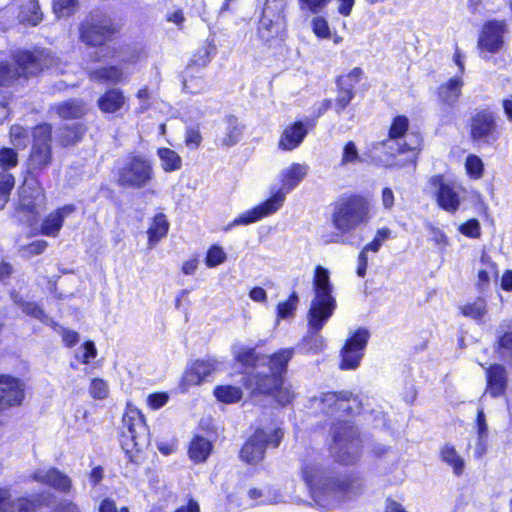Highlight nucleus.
<instances>
[{
  "mask_svg": "<svg viewBox=\"0 0 512 512\" xmlns=\"http://www.w3.org/2000/svg\"><path fill=\"white\" fill-rule=\"evenodd\" d=\"M459 231L470 238H479L481 235V228L479 221L470 219L459 227Z\"/></svg>",
  "mask_w": 512,
  "mask_h": 512,
  "instance_id": "nucleus-52",
  "label": "nucleus"
},
{
  "mask_svg": "<svg viewBox=\"0 0 512 512\" xmlns=\"http://www.w3.org/2000/svg\"><path fill=\"white\" fill-rule=\"evenodd\" d=\"M294 350L291 348L282 349L279 352L275 353L270 357L269 365L270 370L276 375H279L281 372L285 371L287 363L293 357Z\"/></svg>",
  "mask_w": 512,
  "mask_h": 512,
  "instance_id": "nucleus-42",
  "label": "nucleus"
},
{
  "mask_svg": "<svg viewBox=\"0 0 512 512\" xmlns=\"http://www.w3.org/2000/svg\"><path fill=\"white\" fill-rule=\"evenodd\" d=\"M45 203V195L43 190L36 186L33 181L26 180L20 189L19 210L31 214L27 218L28 222L35 220L39 209Z\"/></svg>",
  "mask_w": 512,
  "mask_h": 512,
  "instance_id": "nucleus-19",
  "label": "nucleus"
},
{
  "mask_svg": "<svg viewBox=\"0 0 512 512\" xmlns=\"http://www.w3.org/2000/svg\"><path fill=\"white\" fill-rule=\"evenodd\" d=\"M482 268L478 271L477 286L480 289L488 286L492 277L497 275V265L491 260L490 256L483 253L480 259Z\"/></svg>",
  "mask_w": 512,
  "mask_h": 512,
  "instance_id": "nucleus-39",
  "label": "nucleus"
},
{
  "mask_svg": "<svg viewBox=\"0 0 512 512\" xmlns=\"http://www.w3.org/2000/svg\"><path fill=\"white\" fill-rule=\"evenodd\" d=\"M308 130V122L297 121L288 125L282 132L278 143L279 147L283 150H294L303 142Z\"/></svg>",
  "mask_w": 512,
  "mask_h": 512,
  "instance_id": "nucleus-22",
  "label": "nucleus"
},
{
  "mask_svg": "<svg viewBox=\"0 0 512 512\" xmlns=\"http://www.w3.org/2000/svg\"><path fill=\"white\" fill-rule=\"evenodd\" d=\"M76 211L73 204H67L51 212L42 222L41 234L50 237H57L64 220Z\"/></svg>",
  "mask_w": 512,
  "mask_h": 512,
  "instance_id": "nucleus-21",
  "label": "nucleus"
},
{
  "mask_svg": "<svg viewBox=\"0 0 512 512\" xmlns=\"http://www.w3.org/2000/svg\"><path fill=\"white\" fill-rule=\"evenodd\" d=\"M169 227L170 224L165 214L158 213L152 218L147 230L149 249L154 248L161 239L166 237Z\"/></svg>",
  "mask_w": 512,
  "mask_h": 512,
  "instance_id": "nucleus-31",
  "label": "nucleus"
},
{
  "mask_svg": "<svg viewBox=\"0 0 512 512\" xmlns=\"http://www.w3.org/2000/svg\"><path fill=\"white\" fill-rule=\"evenodd\" d=\"M31 477L33 480L49 485L60 492H69L72 486L71 479L56 468L38 470Z\"/></svg>",
  "mask_w": 512,
  "mask_h": 512,
  "instance_id": "nucleus-23",
  "label": "nucleus"
},
{
  "mask_svg": "<svg viewBox=\"0 0 512 512\" xmlns=\"http://www.w3.org/2000/svg\"><path fill=\"white\" fill-rule=\"evenodd\" d=\"M168 395L166 393H155L150 394L147 398V403L153 410L159 409L164 406L168 401Z\"/></svg>",
  "mask_w": 512,
  "mask_h": 512,
  "instance_id": "nucleus-58",
  "label": "nucleus"
},
{
  "mask_svg": "<svg viewBox=\"0 0 512 512\" xmlns=\"http://www.w3.org/2000/svg\"><path fill=\"white\" fill-rule=\"evenodd\" d=\"M369 204L361 196L340 199L334 207L332 222L342 234L348 233L369 221Z\"/></svg>",
  "mask_w": 512,
  "mask_h": 512,
  "instance_id": "nucleus-5",
  "label": "nucleus"
},
{
  "mask_svg": "<svg viewBox=\"0 0 512 512\" xmlns=\"http://www.w3.org/2000/svg\"><path fill=\"white\" fill-rule=\"evenodd\" d=\"M487 388L486 393L492 397H499L504 394L507 388L506 368L500 364H494L486 368Z\"/></svg>",
  "mask_w": 512,
  "mask_h": 512,
  "instance_id": "nucleus-25",
  "label": "nucleus"
},
{
  "mask_svg": "<svg viewBox=\"0 0 512 512\" xmlns=\"http://www.w3.org/2000/svg\"><path fill=\"white\" fill-rule=\"evenodd\" d=\"M282 437L281 429L274 430L271 436L263 430H257L242 447L240 451L241 459L250 464L261 461L267 444L270 443L276 447L280 444Z\"/></svg>",
  "mask_w": 512,
  "mask_h": 512,
  "instance_id": "nucleus-12",
  "label": "nucleus"
},
{
  "mask_svg": "<svg viewBox=\"0 0 512 512\" xmlns=\"http://www.w3.org/2000/svg\"><path fill=\"white\" fill-rule=\"evenodd\" d=\"M124 67V64L122 66L101 67L91 70L89 77L93 81L117 84L128 79V73Z\"/></svg>",
  "mask_w": 512,
  "mask_h": 512,
  "instance_id": "nucleus-29",
  "label": "nucleus"
},
{
  "mask_svg": "<svg viewBox=\"0 0 512 512\" xmlns=\"http://www.w3.org/2000/svg\"><path fill=\"white\" fill-rule=\"evenodd\" d=\"M440 458L453 469L455 475L459 476L463 473L465 461L451 444H445L441 448Z\"/></svg>",
  "mask_w": 512,
  "mask_h": 512,
  "instance_id": "nucleus-38",
  "label": "nucleus"
},
{
  "mask_svg": "<svg viewBox=\"0 0 512 512\" xmlns=\"http://www.w3.org/2000/svg\"><path fill=\"white\" fill-rule=\"evenodd\" d=\"M477 428L478 438L480 440V444L482 445L485 441H487L488 438V426L483 409H478L477 411Z\"/></svg>",
  "mask_w": 512,
  "mask_h": 512,
  "instance_id": "nucleus-56",
  "label": "nucleus"
},
{
  "mask_svg": "<svg viewBox=\"0 0 512 512\" xmlns=\"http://www.w3.org/2000/svg\"><path fill=\"white\" fill-rule=\"evenodd\" d=\"M34 503L19 497L10 488H0V512H32Z\"/></svg>",
  "mask_w": 512,
  "mask_h": 512,
  "instance_id": "nucleus-24",
  "label": "nucleus"
},
{
  "mask_svg": "<svg viewBox=\"0 0 512 512\" xmlns=\"http://www.w3.org/2000/svg\"><path fill=\"white\" fill-rule=\"evenodd\" d=\"M409 120L405 116H396L389 129L388 138L376 145L386 156L396 157L408 151L415 152L420 146V138L415 134H407Z\"/></svg>",
  "mask_w": 512,
  "mask_h": 512,
  "instance_id": "nucleus-7",
  "label": "nucleus"
},
{
  "mask_svg": "<svg viewBox=\"0 0 512 512\" xmlns=\"http://www.w3.org/2000/svg\"><path fill=\"white\" fill-rule=\"evenodd\" d=\"M273 396L281 405H286L291 402L294 394L290 387L286 386L284 380L281 378V384L276 388Z\"/></svg>",
  "mask_w": 512,
  "mask_h": 512,
  "instance_id": "nucleus-51",
  "label": "nucleus"
},
{
  "mask_svg": "<svg viewBox=\"0 0 512 512\" xmlns=\"http://www.w3.org/2000/svg\"><path fill=\"white\" fill-rule=\"evenodd\" d=\"M227 256L220 246L213 245L207 252L205 259L206 265L210 268L225 262Z\"/></svg>",
  "mask_w": 512,
  "mask_h": 512,
  "instance_id": "nucleus-47",
  "label": "nucleus"
},
{
  "mask_svg": "<svg viewBox=\"0 0 512 512\" xmlns=\"http://www.w3.org/2000/svg\"><path fill=\"white\" fill-rule=\"evenodd\" d=\"M460 309L464 316L476 321H481L488 311L487 303L483 298H477L475 301L463 305Z\"/></svg>",
  "mask_w": 512,
  "mask_h": 512,
  "instance_id": "nucleus-41",
  "label": "nucleus"
},
{
  "mask_svg": "<svg viewBox=\"0 0 512 512\" xmlns=\"http://www.w3.org/2000/svg\"><path fill=\"white\" fill-rule=\"evenodd\" d=\"M10 136L13 147L2 148L0 151V160H17L18 157H22L18 150L24 148L28 143V133L22 126H13L10 131Z\"/></svg>",
  "mask_w": 512,
  "mask_h": 512,
  "instance_id": "nucleus-27",
  "label": "nucleus"
},
{
  "mask_svg": "<svg viewBox=\"0 0 512 512\" xmlns=\"http://www.w3.org/2000/svg\"><path fill=\"white\" fill-rule=\"evenodd\" d=\"M281 384L280 375H276L273 372L271 375H264L257 377L256 389L260 393L273 395L276 388Z\"/></svg>",
  "mask_w": 512,
  "mask_h": 512,
  "instance_id": "nucleus-44",
  "label": "nucleus"
},
{
  "mask_svg": "<svg viewBox=\"0 0 512 512\" xmlns=\"http://www.w3.org/2000/svg\"><path fill=\"white\" fill-rule=\"evenodd\" d=\"M13 59L18 68H10L0 63V85H7L21 75H33L44 68H51L56 59L49 51L29 52L18 50Z\"/></svg>",
  "mask_w": 512,
  "mask_h": 512,
  "instance_id": "nucleus-4",
  "label": "nucleus"
},
{
  "mask_svg": "<svg viewBox=\"0 0 512 512\" xmlns=\"http://www.w3.org/2000/svg\"><path fill=\"white\" fill-rule=\"evenodd\" d=\"M332 289L329 271L322 266H317L313 278L314 297L307 313L308 337L305 338L306 346L311 351L318 352L324 347V339L319 332L336 309Z\"/></svg>",
  "mask_w": 512,
  "mask_h": 512,
  "instance_id": "nucleus-2",
  "label": "nucleus"
},
{
  "mask_svg": "<svg viewBox=\"0 0 512 512\" xmlns=\"http://www.w3.org/2000/svg\"><path fill=\"white\" fill-rule=\"evenodd\" d=\"M50 134L51 127L48 124H42L34 129V143L31 151L32 160H48L50 153Z\"/></svg>",
  "mask_w": 512,
  "mask_h": 512,
  "instance_id": "nucleus-26",
  "label": "nucleus"
},
{
  "mask_svg": "<svg viewBox=\"0 0 512 512\" xmlns=\"http://www.w3.org/2000/svg\"><path fill=\"white\" fill-rule=\"evenodd\" d=\"M120 443L123 450L133 459L135 453L149 445V431L144 418L136 408L128 406L122 418Z\"/></svg>",
  "mask_w": 512,
  "mask_h": 512,
  "instance_id": "nucleus-6",
  "label": "nucleus"
},
{
  "mask_svg": "<svg viewBox=\"0 0 512 512\" xmlns=\"http://www.w3.org/2000/svg\"><path fill=\"white\" fill-rule=\"evenodd\" d=\"M369 337L367 329L359 328L346 340L340 352V369L354 370L360 365Z\"/></svg>",
  "mask_w": 512,
  "mask_h": 512,
  "instance_id": "nucleus-14",
  "label": "nucleus"
},
{
  "mask_svg": "<svg viewBox=\"0 0 512 512\" xmlns=\"http://www.w3.org/2000/svg\"><path fill=\"white\" fill-rule=\"evenodd\" d=\"M118 31L116 24L109 18L88 19L79 28L80 40L90 46L103 45Z\"/></svg>",
  "mask_w": 512,
  "mask_h": 512,
  "instance_id": "nucleus-13",
  "label": "nucleus"
},
{
  "mask_svg": "<svg viewBox=\"0 0 512 512\" xmlns=\"http://www.w3.org/2000/svg\"><path fill=\"white\" fill-rule=\"evenodd\" d=\"M202 141L201 133L196 128H188L185 134L186 146L190 149H195Z\"/></svg>",
  "mask_w": 512,
  "mask_h": 512,
  "instance_id": "nucleus-57",
  "label": "nucleus"
},
{
  "mask_svg": "<svg viewBox=\"0 0 512 512\" xmlns=\"http://www.w3.org/2000/svg\"><path fill=\"white\" fill-rule=\"evenodd\" d=\"M286 0H266L259 21L258 34L266 42L283 38L286 32Z\"/></svg>",
  "mask_w": 512,
  "mask_h": 512,
  "instance_id": "nucleus-10",
  "label": "nucleus"
},
{
  "mask_svg": "<svg viewBox=\"0 0 512 512\" xmlns=\"http://www.w3.org/2000/svg\"><path fill=\"white\" fill-rule=\"evenodd\" d=\"M84 133V130L81 126H75L73 128H67L64 131V143L70 144L78 141Z\"/></svg>",
  "mask_w": 512,
  "mask_h": 512,
  "instance_id": "nucleus-60",
  "label": "nucleus"
},
{
  "mask_svg": "<svg viewBox=\"0 0 512 512\" xmlns=\"http://www.w3.org/2000/svg\"><path fill=\"white\" fill-rule=\"evenodd\" d=\"M498 136L495 117L491 112L483 110L471 117L470 137L473 141L492 143L497 140Z\"/></svg>",
  "mask_w": 512,
  "mask_h": 512,
  "instance_id": "nucleus-16",
  "label": "nucleus"
},
{
  "mask_svg": "<svg viewBox=\"0 0 512 512\" xmlns=\"http://www.w3.org/2000/svg\"><path fill=\"white\" fill-rule=\"evenodd\" d=\"M17 162H2L0 166V210H2L6 203L8 202L10 191L14 187L15 179L12 174L9 173V170L15 165Z\"/></svg>",
  "mask_w": 512,
  "mask_h": 512,
  "instance_id": "nucleus-34",
  "label": "nucleus"
},
{
  "mask_svg": "<svg viewBox=\"0 0 512 512\" xmlns=\"http://www.w3.org/2000/svg\"><path fill=\"white\" fill-rule=\"evenodd\" d=\"M24 396V382L12 376L0 375V410L20 405Z\"/></svg>",
  "mask_w": 512,
  "mask_h": 512,
  "instance_id": "nucleus-20",
  "label": "nucleus"
},
{
  "mask_svg": "<svg viewBox=\"0 0 512 512\" xmlns=\"http://www.w3.org/2000/svg\"><path fill=\"white\" fill-rule=\"evenodd\" d=\"M463 82L460 78H452L447 83L439 87V97L441 101L449 106H453L460 94Z\"/></svg>",
  "mask_w": 512,
  "mask_h": 512,
  "instance_id": "nucleus-37",
  "label": "nucleus"
},
{
  "mask_svg": "<svg viewBox=\"0 0 512 512\" xmlns=\"http://www.w3.org/2000/svg\"><path fill=\"white\" fill-rule=\"evenodd\" d=\"M79 7V0H53V12L60 17L73 15Z\"/></svg>",
  "mask_w": 512,
  "mask_h": 512,
  "instance_id": "nucleus-45",
  "label": "nucleus"
},
{
  "mask_svg": "<svg viewBox=\"0 0 512 512\" xmlns=\"http://www.w3.org/2000/svg\"><path fill=\"white\" fill-rule=\"evenodd\" d=\"M313 407L322 413L336 415L340 418L343 415L357 414L361 411V401L358 396L350 392H327L313 400Z\"/></svg>",
  "mask_w": 512,
  "mask_h": 512,
  "instance_id": "nucleus-11",
  "label": "nucleus"
},
{
  "mask_svg": "<svg viewBox=\"0 0 512 512\" xmlns=\"http://www.w3.org/2000/svg\"><path fill=\"white\" fill-rule=\"evenodd\" d=\"M299 297L296 292H293L287 301L280 302L277 306V316L280 319L292 317L294 311L297 309Z\"/></svg>",
  "mask_w": 512,
  "mask_h": 512,
  "instance_id": "nucleus-46",
  "label": "nucleus"
},
{
  "mask_svg": "<svg viewBox=\"0 0 512 512\" xmlns=\"http://www.w3.org/2000/svg\"><path fill=\"white\" fill-rule=\"evenodd\" d=\"M465 170L472 179H479L483 174V162H465Z\"/></svg>",
  "mask_w": 512,
  "mask_h": 512,
  "instance_id": "nucleus-59",
  "label": "nucleus"
},
{
  "mask_svg": "<svg viewBox=\"0 0 512 512\" xmlns=\"http://www.w3.org/2000/svg\"><path fill=\"white\" fill-rule=\"evenodd\" d=\"M360 449L361 444L357 430L348 421L341 422L339 420L333 431L331 455L336 461L348 465L356 461Z\"/></svg>",
  "mask_w": 512,
  "mask_h": 512,
  "instance_id": "nucleus-8",
  "label": "nucleus"
},
{
  "mask_svg": "<svg viewBox=\"0 0 512 512\" xmlns=\"http://www.w3.org/2000/svg\"><path fill=\"white\" fill-rule=\"evenodd\" d=\"M18 20L22 24L37 26L43 20L39 1L22 0L19 5Z\"/></svg>",
  "mask_w": 512,
  "mask_h": 512,
  "instance_id": "nucleus-30",
  "label": "nucleus"
},
{
  "mask_svg": "<svg viewBox=\"0 0 512 512\" xmlns=\"http://www.w3.org/2000/svg\"><path fill=\"white\" fill-rule=\"evenodd\" d=\"M151 178L148 162H123L118 171V183L121 186L140 187Z\"/></svg>",
  "mask_w": 512,
  "mask_h": 512,
  "instance_id": "nucleus-17",
  "label": "nucleus"
},
{
  "mask_svg": "<svg viewBox=\"0 0 512 512\" xmlns=\"http://www.w3.org/2000/svg\"><path fill=\"white\" fill-rule=\"evenodd\" d=\"M242 127L235 117H228L222 128V134L217 137L216 145L222 148H229L235 145L241 137Z\"/></svg>",
  "mask_w": 512,
  "mask_h": 512,
  "instance_id": "nucleus-28",
  "label": "nucleus"
},
{
  "mask_svg": "<svg viewBox=\"0 0 512 512\" xmlns=\"http://www.w3.org/2000/svg\"><path fill=\"white\" fill-rule=\"evenodd\" d=\"M330 0H298L299 8L302 11H309L311 13H318L323 10Z\"/></svg>",
  "mask_w": 512,
  "mask_h": 512,
  "instance_id": "nucleus-53",
  "label": "nucleus"
},
{
  "mask_svg": "<svg viewBox=\"0 0 512 512\" xmlns=\"http://www.w3.org/2000/svg\"><path fill=\"white\" fill-rule=\"evenodd\" d=\"M311 25L312 30L317 37L324 39L331 37V31L325 18L321 16L314 17Z\"/></svg>",
  "mask_w": 512,
  "mask_h": 512,
  "instance_id": "nucleus-49",
  "label": "nucleus"
},
{
  "mask_svg": "<svg viewBox=\"0 0 512 512\" xmlns=\"http://www.w3.org/2000/svg\"><path fill=\"white\" fill-rule=\"evenodd\" d=\"M99 512H129V509L127 507H122L118 510L113 500L104 499L100 504Z\"/></svg>",
  "mask_w": 512,
  "mask_h": 512,
  "instance_id": "nucleus-61",
  "label": "nucleus"
},
{
  "mask_svg": "<svg viewBox=\"0 0 512 512\" xmlns=\"http://www.w3.org/2000/svg\"><path fill=\"white\" fill-rule=\"evenodd\" d=\"M62 337H63V341L66 343L67 346H73L79 340L78 333L73 330H68V329H64L62 331Z\"/></svg>",
  "mask_w": 512,
  "mask_h": 512,
  "instance_id": "nucleus-64",
  "label": "nucleus"
},
{
  "mask_svg": "<svg viewBox=\"0 0 512 512\" xmlns=\"http://www.w3.org/2000/svg\"><path fill=\"white\" fill-rule=\"evenodd\" d=\"M318 458L312 451L302 460L301 466L303 479L315 501L342 502L361 493L362 481L356 474H334L323 469Z\"/></svg>",
  "mask_w": 512,
  "mask_h": 512,
  "instance_id": "nucleus-1",
  "label": "nucleus"
},
{
  "mask_svg": "<svg viewBox=\"0 0 512 512\" xmlns=\"http://www.w3.org/2000/svg\"><path fill=\"white\" fill-rule=\"evenodd\" d=\"M497 352L503 359H512V323L503 322L497 331Z\"/></svg>",
  "mask_w": 512,
  "mask_h": 512,
  "instance_id": "nucleus-32",
  "label": "nucleus"
},
{
  "mask_svg": "<svg viewBox=\"0 0 512 512\" xmlns=\"http://www.w3.org/2000/svg\"><path fill=\"white\" fill-rule=\"evenodd\" d=\"M212 451V443L201 436H194L189 446V457L196 463L205 462Z\"/></svg>",
  "mask_w": 512,
  "mask_h": 512,
  "instance_id": "nucleus-36",
  "label": "nucleus"
},
{
  "mask_svg": "<svg viewBox=\"0 0 512 512\" xmlns=\"http://www.w3.org/2000/svg\"><path fill=\"white\" fill-rule=\"evenodd\" d=\"M306 173V165H291L287 175L284 178L283 187L276 190L273 195L265 202L240 214L237 218L234 219L233 222L226 226L225 231L230 230L234 226L249 225L255 223L267 216L276 213L283 206L286 199V194L298 185Z\"/></svg>",
  "mask_w": 512,
  "mask_h": 512,
  "instance_id": "nucleus-3",
  "label": "nucleus"
},
{
  "mask_svg": "<svg viewBox=\"0 0 512 512\" xmlns=\"http://www.w3.org/2000/svg\"><path fill=\"white\" fill-rule=\"evenodd\" d=\"M97 355V350L93 342H86L82 347L79 348L77 358L83 363H89L91 359H94Z\"/></svg>",
  "mask_w": 512,
  "mask_h": 512,
  "instance_id": "nucleus-55",
  "label": "nucleus"
},
{
  "mask_svg": "<svg viewBox=\"0 0 512 512\" xmlns=\"http://www.w3.org/2000/svg\"><path fill=\"white\" fill-rule=\"evenodd\" d=\"M214 395L219 401L231 404L238 402L242 398V391L236 386H218L214 390Z\"/></svg>",
  "mask_w": 512,
  "mask_h": 512,
  "instance_id": "nucleus-43",
  "label": "nucleus"
},
{
  "mask_svg": "<svg viewBox=\"0 0 512 512\" xmlns=\"http://www.w3.org/2000/svg\"><path fill=\"white\" fill-rule=\"evenodd\" d=\"M126 98L122 91L109 89L98 99V107L104 113H115L125 104Z\"/></svg>",
  "mask_w": 512,
  "mask_h": 512,
  "instance_id": "nucleus-33",
  "label": "nucleus"
},
{
  "mask_svg": "<svg viewBox=\"0 0 512 512\" xmlns=\"http://www.w3.org/2000/svg\"><path fill=\"white\" fill-rule=\"evenodd\" d=\"M429 184L433 188L437 204L448 213L458 211L466 199V188L450 176L434 175L429 178Z\"/></svg>",
  "mask_w": 512,
  "mask_h": 512,
  "instance_id": "nucleus-9",
  "label": "nucleus"
},
{
  "mask_svg": "<svg viewBox=\"0 0 512 512\" xmlns=\"http://www.w3.org/2000/svg\"><path fill=\"white\" fill-rule=\"evenodd\" d=\"M90 394L93 398L104 399L108 394L107 383L102 379H93L90 385Z\"/></svg>",
  "mask_w": 512,
  "mask_h": 512,
  "instance_id": "nucleus-54",
  "label": "nucleus"
},
{
  "mask_svg": "<svg viewBox=\"0 0 512 512\" xmlns=\"http://www.w3.org/2000/svg\"><path fill=\"white\" fill-rule=\"evenodd\" d=\"M57 113L64 119L79 118L85 114V104L81 100H71L57 107Z\"/></svg>",
  "mask_w": 512,
  "mask_h": 512,
  "instance_id": "nucleus-40",
  "label": "nucleus"
},
{
  "mask_svg": "<svg viewBox=\"0 0 512 512\" xmlns=\"http://www.w3.org/2000/svg\"><path fill=\"white\" fill-rule=\"evenodd\" d=\"M48 243L45 240H37L35 242H32L27 248V252L29 255H38L45 251L47 248Z\"/></svg>",
  "mask_w": 512,
  "mask_h": 512,
  "instance_id": "nucleus-62",
  "label": "nucleus"
},
{
  "mask_svg": "<svg viewBox=\"0 0 512 512\" xmlns=\"http://www.w3.org/2000/svg\"><path fill=\"white\" fill-rule=\"evenodd\" d=\"M11 296H12V299H13L14 303L17 306H19L25 314H27V315H29V316H31V317H33V318H35V319L45 323L47 325H53L54 324V321L36 303L24 301L19 296V294L16 293V292H13L11 294Z\"/></svg>",
  "mask_w": 512,
  "mask_h": 512,
  "instance_id": "nucleus-35",
  "label": "nucleus"
},
{
  "mask_svg": "<svg viewBox=\"0 0 512 512\" xmlns=\"http://www.w3.org/2000/svg\"><path fill=\"white\" fill-rule=\"evenodd\" d=\"M354 97V91L350 88L339 87V92L336 99V111L340 113L351 102Z\"/></svg>",
  "mask_w": 512,
  "mask_h": 512,
  "instance_id": "nucleus-50",
  "label": "nucleus"
},
{
  "mask_svg": "<svg viewBox=\"0 0 512 512\" xmlns=\"http://www.w3.org/2000/svg\"><path fill=\"white\" fill-rule=\"evenodd\" d=\"M218 368V362L215 360H196L192 362L185 370L181 379L180 388L183 392L191 386L200 385L207 380Z\"/></svg>",
  "mask_w": 512,
  "mask_h": 512,
  "instance_id": "nucleus-18",
  "label": "nucleus"
},
{
  "mask_svg": "<svg viewBox=\"0 0 512 512\" xmlns=\"http://www.w3.org/2000/svg\"><path fill=\"white\" fill-rule=\"evenodd\" d=\"M506 32L507 24L504 20L487 21L478 39V48L481 53H498L504 46Z\"/></svg>",
  "mask_w": 512,
  "mask_h": 512,
  "instance_id": "nucleus-15",
  "label": "nucleus"
},
{
  "mask_svg": "<svg viewBox=\"0 0 512 512\" xmlns=\"http://www.w3.org/2000/svg\"><path fill=\"white\" fill-rule=\"evenodd\" d=\"M358 158V152L354 142H348L343 150L342 160H356Z\"/></svg>",
  "mask_w": 512,
  "mask_h": 512,
  "instance_id": "nucleus-63",
  "label": "nucleus"
},
{
  "mask_svg": "<svg viewBox=\"0 0 512 512\" xmlns=\"http://www.w3.org/2000/svg\"><path fill=\"white\" fill-rule=\"evenodd\" d=\"M362 74V69L354 68L348 74L342 75L338 78V86L350 88L353 91L354 86L360 81Z\"/></svg>",
  "mask_w": 512,
  "mask_h": 512,
  "instance_id": "nucleus-48",
  "label": "nucleus"
}]
</instances>
